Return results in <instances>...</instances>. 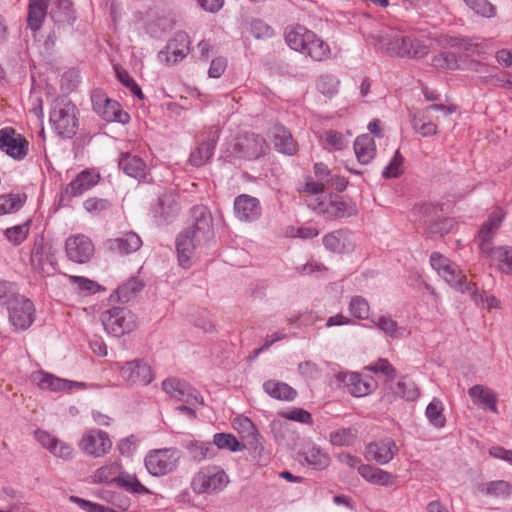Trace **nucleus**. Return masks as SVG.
I'll list each match as a JSON object with an SVG mask.
<instances>
[{"label":"nucleus","instance_id":"0eeeda50","mask_svg":"<svg viewBox=\"0 0 512 512\" xmlns=\"http://www.w3.org/2000/svg\"><path fill=\"white\" fill-rule=\"evenodd\" d=\"M230 479L218 466H208L199 470L191 481V488L196 494H216L223 491Z\"/></svg>","mask_w":512,"mask_h":512},{"label":"nucleus","instance_id":"ea45409f","mask_svg":"<svg viewBox=\"0 0 512 512\" xmlns=\"http://www.w3.org/2000/svg\"><path fill=\"white\" fill-rule=\"evenodd\" d=\"M425 416L430 425L437 429L443 428L446 423L443 402L438 398H433L426 407Z\"/></svg>","mask_w":512,"mask_h":512},{"label":"nucleus","instance_id":"864d4df0","mask_svg":"<svg viewBox=\"0 0 512 512\" xmlns=\"http://www.w3.org/2000/svg\"><path fill=\"white\" fill-rule=\"evenodd\" d=\"M232 426L243 438H254L257 434L254 423L245 416L235 417Z\"/></svg>","mask_w":512,"mask_h":512},{"label":"nucleus","instance_id":"680f3d73","mask_svg":"<svg viewBox=\"0 0 512 512\" xmlns=\"http://www.w3.org/2000/svg\"><path fill=\"white\" fill-rule=\"evenodd\" d=\"M396 393L406 400H415L419 396L416 385L406 378H402L398 381Z\"/></svg>","mask_w":512,"mask_h":512},{"label":"nucleus","instance_id":"ddd939ff","mask_svg":"<svg viewBox=\"0 0 512 512\" xmlns=\"http://www.w3.org/2000/svg\"><path fill=\"white\" fill-rule=\"evenodd\" d=\"M9 321L15 330L28 329L35 320V306L26 298H16L7 308Z\"/></svg>","mask_w":512,"mask_h":512},{"label":"nucleus","instance_id":"bf43d9fd","mask_svg":"<svg viewBox=\"0 0 512 512\" xmlns=\"http://www.w3.org/2000/svg\"><path fill=\"white\" fill-rule=\"evenodd\" d=\"M29 225L27 223L7 228L4 232L7 240L14 245L22 243L28 236Z\"/></svg>","mask_w":512,"mask_h":512},{"label":"nucleus","instance_id":"6e6552de","mask_svg":"<svg viewBox=\"0 0 512 512\" xmlns=\"http://www.w3.org/2000/svg\"><path fill=\"white\" fill-rule=\"evenodd\" d=\"M100 320L105 331L115 337L128 334L137 327L135 314L125 307H113L104 311Z\"/></svg>","mask_w":512,"mask_h":512},{"label":"nucleus","instance_id":"4d7b16f0","mask_svg":"<svg viewBox=\"0 0 512 512\" xmlns=\"http://www.w3.org/2000/svg\"><path fill=\"white\" fill-rule=\"evenodd\" d=\"M143 287V284L137 278H131L127 282L120 285L117 289V294L120 300L127 302L131 296L139 292Z\"/></svg>","mask_w":512,"mask_h":512},{"label":"nucleus","instance_id":"0e129e2a","mask_svg":"<svg viewBox=\"0 0 512 512\" xmlns=\"http://www.w3.org/2000/svg\"><path fill=\"white\" fill-rule=\"evenodd\" d=\"M84 209L92 214V215H98L101 212L107 210L110 208V203L106 199L102 198H88L83 203Z\"/></svg>","mask_w":512,"mask_h":512},{"label":"nucleus","instance_id":"37998d69","mask_svg":"<svg viewBox=\"0 0 512 512\" xmlns=\"http://www.w3.org/2000/svg\"><path fill=\"white\" fill-rule=\"evenodd\" d=\"M413 129L423 137L433 136L437 133V126L428 120L424 111L411 115Z\"/></svg>","mask_w":512,"mask_h":512},{"label":"nucleus","instance_id":"603ef678","mask_svg":"<svg viewBox=\"0 0 512 512\" xmlns=\"http://www.w3.org/2000/svg\"><path fill=\"white\" fill-rule=\"evenodd\" d=\"M68 279L77 287L79 292L84 294H95L102 289L96 281L83 276L68 275Z\"/></svg>","mask_w":512,"mask_h":512},{"label":"nucleus","instance_id":"2eb2a0df","mask_svg":"<svg viewBox=\"0 0 512 512\" xmlns=\"http://www.w3.org/2000/svg\"><path fill=\"white\" fill-rule=\"evenodd\" d=\"M190 38L185 32H178L167 43L165 50L158 54V59L162 63L173 65L183 60L190 51Z\"/></svg>","mask_w":512,"mask_h":512},{"label":"nucleus","instance_id":"393cba45","mask_svg":"<svg viewBox=\"0 0 512 512\" xmlns=\"http://www.w3.org/2000/svg\"><path fill=\"white\" fill-rule=\"evenodd\" d=\"M468 395L472 402L483 410L498 414V394L484 385H474L468 389Z\"/></svg>","mask_w":512,"mask_h":512},{"label":"nucleus","instance_id":"6e6d98bb","mask_svg":"<svg viewBox=\"0 0 512 512\" xmlns=\"http://www.w3.org/2000/svg\"><path fill=\"white\" fill-rule=\"evenodd\" d=\"M323 145L329 150H342L347 146V143L340 132L328 130L323 135Z\"/></svg>","mask_w":512,"mask_h":512},{"label":"nucleus","instance_id":"e2e57ef3","mask_svg":"<svg viewBox=\"0 0 512 512\" xmlns=\"http://www.w3.org/2000/svg\"><path fill=\"white\" fill-rule=\"evenodd\" d=\"M432 65L436 68L454 70L458 67V61L454 54L443 52L433 57Z\"/></svg>","mask_w":512,"mask_h":512},{"label":"nucleus","instance_id":"dca6fc26","mask_svg":"<svg viewBox=\"0 0 512 512\" xmlns=\"http://www.w3.org/2000/svg\"><path fill=\"white\" fill-rule=\"evenodd\" d=\"M67 257L75 263H86L94 254V245L91 239L83 234L72 235L65 243Z\"/></svg>","mask_w":512,"mask_h":512},{"label":"nucleus","instance_id":"13d9d810","mask_svg":"<svg viewBox=\"0 0 512 512\" xmlns=\"http://www.w3.org/2000/svg\"><path fill=\"white\" fill-rule=\"evenodd\" d=\"M14 286V284L7 281H0V304L4 307L12 305V302L16 298H22Z\"/></svg>","mask_w":512,"mask_h":512},{"label":"nucleus","instance_id":"9b49d317","mask_svg":"<svg viewBox=\"0 0 512 512\" xmlns=\"http://www.w3.org/2000/svg\"><path fill=\"white\" fill-rule=\"evenodd\" d=\"M119 376L127 386H147L154 378L151 367L141 360L117 363Z\"/></svg>","mask_w":512,"mask_h":512},{"label":"nucleus","instance_id":"412c9836","mask_svg":"<svg viewBox=\"0 0 512 512\" xmlns=\"http://www.w3.org/2000/svg\"><path fill=\"white\" fill-rule=\"evenodd\" d=\"M100 180L99 173L94 169L81 171L63 190L62 200L81 196L94 187Z\"/></svg>","mask_w":512,"mask_h":512},{"label":"nucleus","instance_id":"de8ad7c7","mask_svg":"<svg viewBox=\"0 0 512 512\" xmlns=\"http://www.w3.org/2000/svg\"><path fill=\"white\" fill-rule=\"evenodd\" d=\"M160 215L164 221H169L179 211V205L175 195L165 194L159 199Z\"/></svg>","mask_w":512,"mask_h":512},{"label":"nucleus","instance_id":"39448f33","mask_svg":"<svg viewBox=\"0 0 512 512\" xmlns=\"http://www.w3.org/2000/svg\"><path fill=\"white\" fill-rule=\"evenodd\" d=\"M430 264L437 274L452 288L467 293L472 300L478 301L476 285L468 282L459 266L444 255L434 252L430 256Z\"/></svg>","mask_w":512,"mask_h":512},{"label":"nucleus","instance_id":"a211bd4d","mask_svg":"<svg viewBox=\"0 0 512 512\" xmlns=\"http://www.w3.org/2000/svg\"><path fill=\"white\" fill-rule=\"evenodd\" d=\"M31 382L42 390L51 392L70 391L74 388L84 387V383L70 381L56 377L44 371H34L30 375Z\"/></svg>","mask_w":512,"mask_h":512},{"label":"nucleus","instance_id":"a19ab883","mask_svg":"<svg viewBox=\"0 0 512 512\" xmlns=\"http://www.w3.org/2000/svg\"><path fill=\"white\" fill-rule=\"evenodd\" d=\"M117 485L132 494H152V492L138 480L135 474L123 470L120 472Z\"/></svg>","mask_w":512,"mask_h":512},{"label":"nucleus","instance_id":"4be33fe9","mask_svg":"<svg viewBox=\"0 0 512 512\" xmlns=\"http://www.w3.org/2000/svg\"><path fill=\"white\" fill-rule=\"evenodd\" d=\"M341 379L348 391L355 397L367 396L377 388L374 378L366 374L346 372Z\"/></svg>","mask_w":512,"mask_h":512},{"label":"nucleus","instance_id":"5701e85b","mask_svg":"<svg viewBox=\"0 0 512 512\" xmlns=\"http://www.w3.org/2000/svg\"><path fill=\"white\" fill-rule=\"evenodd\" d=\"M234 212L236 217L244 222L257 220L261 215L259 200L247 194H241L234 200Z\"/></svg>","mask_w":512,"mask_h":512},{"label":"nucleus","instance_id":"58836bf2","mask_svg":"<svg viewBox=\"0 0 512 512\" xmlns=\"http://www.w3.org/2000/svg\"><path fill=\"white\" fill-rule=\"evenodd\" d=\"M348 311L351 319L370 320L371 307L366 298L356 295L350 298L348 303Z\"/></svg>","mask_w":512,"mask_h":512},{"label":"nucleus","instance_id":"7ed1b4c3","mask_svg":"<svg viewBox=\"0 0 512 512\" xmlns=\"http://www.w3.org/2000/svg\"><path fill=\"white\" fill-rule=\"evenodd\" d=\"M287 45L294 51L316 62L328 60L332 50L328 42L302 25H292L284 33Z\"/></svg>","mask_w":512,"mask_h":512},{"label":"nucleus","instance_id":"09e8293b","mask_svg":"<svg viewBox=\"0 0 512 512\" xmlns=\"http://www.w3.org/2000/svg\"><path fill=\"white\" fill-rule=\"evenodd\" d=\"M213 142H204L197 147L190 155V162L193 166L204 165L213 155Z\"/></svg>","mask_w":512,"mask_h":512},{"label":"nucleus","instance_id":"052dcab7","mask_svg":"<svg viewBox=\"0 0 512 512\" xmlns=\"http://www.w3.org/2000/svg\"><path fill=\"white\" fill-rule=\"evenodd\" d=\"M366 369L377 374H383L388 381H392L396 377V370L387 359L381 358L367 366Z\"/></svg>","mask_w":512,"mask_h":512},{"label":"nucleus","instance_id":"a878e982","mask_svg":"<svg viewBox=\"0 0 512 512\" xmlns=\"http://www.w3.org/2000/svg\"><path fill=\"white\" fill-rule=\"evenodd\" d=\"M142 245L141 238L134 232H128L120 237L108 239L106 248L115 254L128 255L136 252Z\"/></svg>","mask_w":512,"mask_h":512},{"label":"nucleus","instance_id":"f03ea898","mask_svg":"<svg viewBox=\"0 0 512 512\" xmlns=\"http://www.w3.org/2000/svg\"><path fill=\"white\" fill-rule=\"evenodd\" d=\"M367 41L376 49L401 58L420 59L429 53V46L413 35L383 30L369 34Z\"/></svg>","mask_w":512,"mask_h":512},{"label":"nucleus","instance_id":"5fc2aeb1","mask_svg":"<svg viewBox=\"0 0 512 512\" xmlns=\"http://www.w3.org/2000/svg\"><path fill=\"white\" fill-rule=\"evenodd\" d=\"M477 15L491 18L496 15V7L488 0H463Z\"/></svg>","mask_w":512,"mask_h":512},{"label":"nucleus","instance_id":"423d86ee","mask_svg":"<svg viewBox=\"0 0 512 512\" xmlns=\"http://www.w3.org/2000/svg\"><path fill=\"white\" fill-rule=\"evenodd\" d=\"M49 119L52 128L58 135L70 138L76 133L77 108L70 100L56 99L52 103Z\"/></svg>","mask_w":512,"mask_h":512},{"label":"nucleus","instance_id":"3c124183","mask_svg":"<svg viewBox=\"0 0 512 512\" xmlns=\"http://www.w3.org/2000/svg\"><path fill=\"white\" fill-rule=\"evenodd\" d=\"M339 89V80L333 75H321L317 81V90L326 97H333Z\"/></svg>","mask_w":512,"mask_h":512},{"label":"nucleus","instance_id":"bb28decb","mask_svg":"<svg viewBox=\"0 0 512 512\" xmlns=\"http://www.w3.org/2000/svg\"><path fill=\"white\" fill-rule=\"evenodd\" d=\"M235 147L243 157L248 159L259 158L268 149L265 140L261 136L255 134L246 135L239 139Z\"/></svg>","mask_w":512,"mask_h":512},{"label":"nucleus","instance_id":"c9c22d12","mask_svg":"<svg viewBox=\"0 0 512 512\" xmlns=\"http://www.w3.org/2000/svg\"><path fill=\"white\" fill-rule=\"evenodd\" d=\"M325 248L333 253H344L352 249L348 235L341 230L333 231L323 237Z\"/></svg>","mask_w":512,"mask_h":512},{"label":"nucleus","instance_id":"79ce46f5","mask_svg":"<svg viewBox=\"0 0 512 512\" xmlns=\"http://www.w3.org/2000/svg\"><path fill=\"white\" fill-rule=\"evenodd\" d=\"M490 257L499 270L506 274H512V248L498 247L490 251Z\"/></svg>","mask_w":512,"mask_h":512},{"label":"nucleus","instance_id":"72a5a7b5","mask_svg":"<svg viewBox=\"0 0 512 512\" xmlns=\"http://www.w3.org/2000/svg\"><path fill=\"white\" fill-rule=\"evenodd\" d=\"M302 455L305 462L315 470H325L331 463L329 453L317 445L307 446Z\"/></svg>","mask_w":512,"mask_h":512},{"label":"nucleus","instance_id":"a18cd8bd","mask_svg":"<svg viewBox=\"0 0 512 512\" xmlns=\"http://www.w3.org/2000/svg\"><path fill=\"white\" fill-rule=\"evenodd\" d=\"M25 202V196L20 194L0 195V215L18 211Z\"/></svg>","mask_w":512,"mask_h":512},{"label":"nucleus","instance_id":"473e14b6","mask_svg":"<svg viewBox=\"0 0 512 512\" xmlns=\"http://www.w3.org/2000/svg\"><path fill=\"white\" fill-rule=\"evenodd\" d=\"M371 322L375 327L382 331L387 337L392 339H401L409 334L407 329L400 326L396 320L389 315H381L377 318H372Z\"/></svg>","mask_w":512,"mask_h":512},{"label":"nucleus","instance_id":"c85d7f7f","mask_svg":"<svg viewBox=\"0 0 512 512\" xmlns=\"http://www.w3.org/2000/svg\"><path fill=\"white\" fill-rule=\"evenodd\" d=\"M271 133L274 147L278 152L285 155H294L297 152L298 145L285 127L277 125L273 127Z\"/></svg>","mask_w":512,"mask_h":512},{"label":"nucleus","instance_id":"774afa93","mask_svg":"<svg viewBox=\"0 0 512 512\" xmlns=\"http://www.w3.org/2000/svg\"><path fill=\"white\" fill-rule=\"evenodd\" d=\"M251 33L258 39L270 38L273 36V29L262 20H254L250 24Z\"/></svg>","mask_w":512,"mask_h":512},{"label":"nucleus","instance_id":"f257e3e1","mask_svg":"<svg viewBox=\"0 0 512 512\" xmlns=\"http://www.w3.org/2000/svg\"><path fill=\"white\" fill-rule=\"evenodd\" d=\"M194 224L179 233L176 238L178 263L189 269L199 256L200 250L212 238V216L205 206H196L192 210Z\"/></svg>","mask_w":512,"mask_h":512},{"label":"nucleus","instance_id":"cd10ccee","mask_svg":"<svg viewBox=\"0 0 512 512\" xmlns=\"http://www.w3.org/2000/svg\"><path fill=\"white\" fill-rule=\"evenodd\" d=\"M122 470L120 461H109L96 469L88 478L90 484L116 483Z\"/></svg>","mask_w":512,"mask_h":512},{"label":"nucleus","instance_id":"aec40b11","mask_svg":"<svg viewBox=\"0 0 512 512\" xmlns=\"http://www.w3.org/2000/svg\"><path fill=\"white\" fill-rule=\"evenodd\" d=\"M34 438L42 448L49 451L55 457L68 460L73 456L74 450L70 444L60 440L46 430H35Z\"/></svg>","mask_w":512,"mask_h":512},{"label":"nucleus","instance_id":"f704fd0d","mask_svg":"<svg viewBox=\"0 0 512 512\" xmlns=\"http://www.w3.org/2000/svg\"><path fill=\"white\" fill-rule=\"evenodd\" d=\"M504 218V213L501 209L494 210L488 220L483 224L481 230L478 233V237L481 241V251L486 252V245L490 242L494 236L496 230L500 226Z\"/></svg>","mask_w":512,"mask_h":512},{"label":"nucleus","instance_id":"69168bd1","mask_svg":"<svg viewBox=\"0 0 512 512\" xmlns=\"http://www.w3.org/2000/svg\"><path fill=\"white\" fill-rule=\"evenodd\" d=\"M402 163L403 158L400 155L399 151L395 152L394 157L391 159L390 163L384 168L382 175L385 178H394L398 177L402 173Z\"/></svg>","mask_w":512,"mask_h":512},{"label":"nucleus","instance_id":"b1692460","mask_svg":"<svg viewBox=\"0 0 512 512\" xmlns=\"http://www.w3.org/2000/svg\"><path fill=\"white\" fill-rule=\"evenodd\" d=\"M313 209L322 214L326 218H341L350 216L354 213L355 209L345 202L341 197L334 196L329 199L320 201Z\"/></svg>","mask_w":512,"mask_h":512},{"label":"nucleus","instance_id":"2f4dec72","mask_svg":"<svg viewBox=\"0 0 512 512\" xmlns=\"http://www.w3.org/2000/svg\"><path fill=\"white\" fill-rule=\"evenodd\" d=\"M354 151L360 164H369L376 155V145L373 137L369 134L357 137L354 143Z\"/></svg>","mask_w":512,"mask_h":512},{"label":"nucleus","instance_id":"f3484780","mask_svg":"<svg viewBox=\"0 0 512 512\" xmlns=\"http://www.w3.org/2000/svg\"><path fill=\"white\" fill-rule=\"evenodd\" d=\"M398 453L396 442L390 438H382L370 442L365 447V458L368 461H374L380 465L389 463Z\"/></svg>","mask_w":512,"mask_h":512},{"label":"nucleus","instance_id":"338daca9","mask_svg":"<svg viewBox=\"0 0 512 512\" xmlns=\"http://www.w3.org/2000/svg\"><path fill=\"white\" fill-rule=\"evenodd\" d=\"M117 77L119 81L126 86L133 95L137 96L139 99H143V93L139 85L134 81L133 78L130 77V75L124 71L116 69Z\"/></svg>","mask_w":512,"mask_h":512},{"label":"nucleus","instance_id":"c03bdc74","mask_svg":"<svg viewBox=\"0 0 512 512\" xmlns=\"http://www.w3.org/2000/svg\"><path fill=\"white\" fill-rule=\"evenodd\" d=\"M357 438V430L351 427L339 428L330 433L329 440L334 446H351Z\"/></svg>","mask_w":512,"mask_h":512},{"label":"nucleus","instance_id":"c756f323","mask_svg":"<svg viewBox=\"0 0 512 512\" xmlns=\"http://www.w3.org/2000/svg\"><path fill=\"white\" fill-rule=\"evenodd\" d=\"M119 166L123 172L135 179H144L147 175V165L138 156L123 153L119 159Z\"/></svg>","mask_w":512,"mask_h":512},{"label":"nucleus","instance_id":"9d476101","mask_svg":"<svg viewBox=\"0 0 512 512\" xmlns=\"http://www.w3.org/2000/svg\"><path fill=\"white\" fill-rule=\"evenodd\" d=\"M78 447L87 456L102 458L111 451L112 441L107 432L93 428L82 434Z\"/></svg>","mask_w":512,"mask_h":512},{"label":"nucleus","instance_id":"49530a36","mask_svg":"<svg viewBox=\"0 0 512 512\" xmlns=\"http://www.w3.org/2000/svg\"><path fill=\"white\" fill-rule=\"evenodd\" d=\"M314 172L318 180L324 181L327 185L335 186L338 190H343L346 187L345 179L337 177L334 180L331 176V171L323 163H316L314 166Z\"/></svg>","mask_w":512,"mask_h":512},{"label":"nucleus","instance_id":"4468645a","mask_svg":"<svg viewBox=\"0 0 512 512\" xmlns=\"http://www.w3.org/2000/svg\"><path fill=\"white\" fill-rule=\"evenodd\" d=\"M93 108L107 122H118L125 124L129 122V115L121 109L120 104L108 98L101 92L92 95Z\"/></svg>","mask_w":512,"mask_h":512},{"label":"nucleus","instance_id":"f8f14e48","mask_svg":"<svg viewBox=\"0 0 512 512\" xmlns=\"http://www.w3.org/2000/svg\"><path fill=\"white\" fill-rule=\"evenodd\" d=\"M439 210L433 204H419L413 209L414 221L427 227L429 233L444 235L449 232L450 224L447 220L439 219Z\"/></svg>","mask_w":512,"mask_h":512},{"label":"nucleus","instance_id":"4c0bfd02","mask_svg":"<svg viewBox=\"0 0 512 512\" xmlns=\"http://www.w3.org/2000/svg\"><path fill=\"white\" fill-rule=\"evenodd\" d=\"M479 491L494 498H508L512 494V484L504 480L490 481L479 486Z\"/></svg>","mask_w":512,"mask_h":512},{"label":"nucleus","instance_id":"7c9ffc66","mask_svg":"<svg viewBox=\"0 0 512 512\" xmlns=\"http://www.w3.org/2000/svg\"><path fill=\"white\" fill-rule=\"evenodd\" d=\"M361 477L370 484L378 486H390L395 482V476L375 466L364 464L360 466Z\"/></svg>","mask_w":512,"mask_h":512},{"label":"nucleus","instance_id":"1a4fd4ad","mask_svg":"<svg viewBox=\"0 0 512 512\" xmlns=\"http://www.w3.org/2000/svg\"><path fill=\"white\" fill-rule=\"evenodd\" d=\"M180 457V451L175 448L151 450L145 457V467L152 476H164L177 467Z\"/></svg>","mask_w":512,"mask_h":512},{"label":"nucleus","instance_id":"20e7f679","mask_svg":"<svg viewBox=\"0 0 512 512\" xmlns=\"http://www.w3.org/2000/svg\"><path fill=\"white\" fill-rule=\"evenodd\" d=\"M48 3H51L50 16L54 22L71 25L74 21L70 0H30L28 7V26L36 31L47 14Z\"/></svg>","mask_w":512,"mask_h":512},{"label":"nucleus","instance_id":"8fccbe9b","mask_svg":"<svg viewBox=\"0 0 512 512\" xmlns=\"http://www.w3.org/2000/svg\"><path fill=\"white\" fill-rule=\"evenodd\" d=\"M213 444L219 449H228L232 452L241 451L245 448L235 436L226 433H217L214 435Z\"/></svg>","mask_w":512,"mask_h":512},{"label":"nucleus","instance_id":"e433bc0d","mask_svg":"<svg viewBox=\"0 0 512 512\" xmlns=\"http://www.w3.org/2000/svg\"><path fill=\"white\" fill-rule=\"evenodd\" d=\"M264 391L272 398L284 401H293L297 395L295 389L286 383L269 380L263 384Z\"/></svg>","mask_w":512,"mask_h":512},{"label":"nucleus","instance_id":"6ab92c4d","mask_svg":"<svg viewBox=\"0 0 512 512\" xmlns=\"http://www.w3.org/2000/svg\"><path fill=\"white\" fill-rule=\"evenodd\" d=\"M0 149L10 157L21 160L28 152V142L12 128L0 130Z\"/></svg>","mask_w":512,"mask_h":512}]
</instances>
